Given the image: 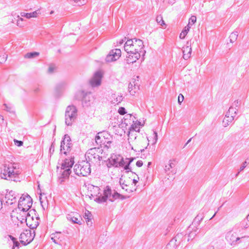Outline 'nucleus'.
I'll return each instance as SVG.
<instances>
[{
    "mask_svg": "<svg viewBox=\"0 0 249 249\" xmlns=\"http://www.w3.org/2000/svg\"><path fill=\"white\" fill-rule=\"evenodd\" d=\"M143 46V42L142 40L135 39V45L131 46V47H129L130 49L127 48L124 49L129 55L127 57L132 60L131 62H136L141 57L142 62L144 60V55L145 52H142Z\"/></svg>",
    "mask_w": 249,
    "mask_h": 249,
    "instance_id": "obj_1",
    "label": "nucleus"
},
{
    "mask_svg": "<svg viewBox=\"0 0 249 249\" xmlns=\"http://www.w3.org/2000/svg\"><path fill=\"white\" fill-rule=\"evenodd\" d=\"M111 193L112 191L110 187L109 186H107L104 191V196H102L101 195L100 196H98L94 199V201L98 203H102L106 202L108 198L111 202H113L115 199H119L120 194L116 191L112 195H111Z\"/></svg>",
    "mask_w": 249,
    "mask_h": 249,
    "instance_id": "obj_2",
    "label": "nucleus"
},
{
    "mask_svg": "<svg viewBox=\"0 0 249 249\" xmlns=\"http://www.w3.org/2000/svg\"><path fill=\"white\" fill-rule=\"evenodd\" d=\"M75 174L79 176L87 177L91 172L90 165L89 161L83 160L76 164L73 168Z\"/></svg>",
    "mask_w": 249,
    "mask_h": 249,
    "instance_id": "obj_3",
    "label": "nucleus"
},
{
    "mask_svg": "<svg viewBox=\"0 0 249 249\" xmlns=\"http://www.w3.org/2000/svg\"><path fill=\"white\" fill-rule=\"evenodd\" d=\"M77 116V109L73 105L69 106L65 111V124L67 126L71 125L75 121Z\"/></svg>",
    "mask_w": 249,
    "mask_h": 249,
    "instance_id": "obj_4",
    "label": "nucleus"
},
{
    "mask_svg": "<svg viewBox=\"0 0 249 249\" xmlns=\"http://www.w3.org/2000/svg\"><path fill=\"white\" fill-rule=\"evenodd\" d=\"M36 211L34 209L30 210L27 213H24V215H22V220H25L26 223V225L30 229L34 230L36 229L39 225V217H36L35 218V220L34 222L31 223V220L34 221V218L33 216H31V214L35 213Z\"/></svg>",
    "mask_w": 249,
    "mask_h": 249,
    "instance_id": "obj_5",
    "label": "nucleus"
},
{
    "mask_svg": "<svg viewBox=\"0 0 249 249\" xmlns=\"http://www.w3.org/2000/svg\"><path fill=\"white\" fill-rule=\"evenodd\" d=\"M32 229H26L21 233L19 237L20 242L23 245L26 246L30 244L34 240L35 237V231Z\"/></svg>",
    "mask_w": 249,
    "mask_h": 249,
    "instance_id": "obj_6",
    "label": "nucleus"
},
{
    "mask_svg": "<svg viewBox=\"0 0 249 249\" xmlns=\"http://www.w3.org/2000/svg\"><path fill=\"white\" fill-rule=\"evenodd\" d=\"M11 172L8 163L3 164L1 168V178L8 180L18 181V180L14 178V175L16 174H12Z\"/></svg>",
    "mask_w": 249,
    "mask_h": 249,
    "instance_id": "obj_7",
    "label": "nucleus"
},
{
    "mask_svg": "<svg viewBox=\"0 0 249 249\" xmlns=\"http://www.w3.org/2000/svg\"><path fill=\"white\" fill-rule=\"evenodd\" d=\"M71 139L68 134H65L61 142L60 152H63L66 155L67 151L69 152L71 151Z\"/></svg>",
    "mask_w": 249,
    "mask_h": 249,
    "instance_id": "obj_8",
    "label": "nucleus"
},
{
    "mask_svg": "<svg viewBox=\"0 0 249 249\" xmlns=\"http://www.w3.org/2000/svg\"><path fill=\"white\" fill-rule=\"evenodd\" d=\"M74 98L76 100H81L83 107H88L90 106L91 100L90 95L86 94L83 90L77 92Z\"/></svg>",
    "mask_w": 249,
    "mask_h": 249,
    "instance_id": "obj_9",
    "label": "nucleus"
},
{
    "mask_svg": "<svg viewBox=\"0 0 249 249\" xmlns=\"http://www.w3.org/2000/svg\"><path fill=\"white\" fill-rule=\"evenodd\" d=\"M33 200L31 196L26 194L23 195L19 198L18 203V209H22L23 207H26L27 209H30L32 206Z\"/></svg>",
    "mask_w": 249,
    "mask_h": 249,
    "instance_id": "obj_10",
    "label": "nucleus"
},
{
    "mask_svg": "<svg viewBox=\"0 0 249 249\" xmlns=\"http://www.w3.org/2000/svg\"><path fill=\"white\" fill-rule=\"evenodd\" d=\"M103 150L99 147H94L90 148L86 153V156L87 157L86 160L89 159V161L94 159L95 160L98 159L99 161L102 160V157L99 155L100 152L102 153Z\"/></svg>",
    "mask_w": 249,
    "mask_h": 249,
    "instance_id": "obj_11",
    "label": "nucleus"
},
{
    "mask_svg": "<svg viewBox=\"0 0 249 249\" xmlns=\"http://www.w3.org/2000/svg\"><path fill=\"white\" fill-rule=\"evenodd\" d=\"M121 55V51L119 49L111 50L106 58V62H112L117 61Z\"/></svg>",
    "mask_w": 249,
    "mask_h": 249,
    "instance_id": "obj_12",
    "label": "nucleus"
},
{
    "mask_svg": "<svg viewBox=\"0 0 249 249\" xmlns=\"http://www.w3.org/2000/svg\"><path fill=\"white\" fill-rule=\"evenodd\" d=\"M103 73L100 71H96L89 80V84L92 88L99 86L101 84Z\"/></svg>",
    "mask_w": 249,
    "mask_h": 249,
    "instance_id": "obj_13",
    "label": "nucleus"
},
{
    "mask_svg": "<svg viewBox=\"0 0 249 249\" xmlns=\"http://www.w3.org/2000/svg\"><path fill=\"white\" fill-rule=\"evenodd\" d=\"M120 158L121 156L120 155L112 154L107 160V167H114L117 168L118 160Z\"/></svg>",
    "mask_w": 249,
    "mask_h": 249,
    "instance_id": "obj_14",
    "label": "nucleus"
},
{
    "mask_svg": "<svg viewBox=\"0 0 249 249\" xmlns=\"http://www.w3.org/2000/svg\"><path fill=\"white\" fill-rule=\"evenodd\" d=\"M67 218L68 220L71 221L73 223H76L79 225H81L83 221L82 217L77 213H71L68 214Z\"/></svg>",
    "mask_w": 249,
    "mask_h": 249,
    "instance_id": "obj_15",
    "label": "nucleus"
},
{
    "mask_svg": "<svg viewBox=\"0 0 249 249\" xmlns=\"http://www.w3.org/2000/svg\"><path fill=\"white\" fill-rule=\"evenodd\" d=\"M17 195L16 193L13 191H10L5 195V198L7 199L4 205H11L16 202Z\"/></svg>",
    "mask_w": 249,
    "mask_h": 249,
    "instance_id": "obj_16",
    "label": "nucleus"
},
{
    "mask_svg": "<svg viewBox=\"0 0 249 249\" xmlns=\"http://www.w3.org/2000/svg\"><path fill=\"white\" fill-rule=\"evenodd\" d=\"M227 240L231 245L236 244L237 242L240 239V237H236L233 233H230L226 236Z\"/></svg>",
    "mask_w": 249,
    "mask_h": 249,
    "instance_id": "obj_17",
    "label": "nucleus"
},
{
    "mask_svg": "<svg viewBox=\"0 0 249 249\" xmlns=\"http://www.w3.org/2000/svg\"><path fill=\"white\" fill-rule=\"evenodd\" d=\"M235 116L231 115H228V112H227L225 118L223 120V126L225 127L229 125L233 120Z\"/></svg>",
    "mask_w": 249,
    "mask_h": 249,
    "instance_id": "obj_18",
    "label": "nucleus"
},
{
    "mask_svg": "<svg viewBox=\"0 0 249 249\" xmlns=\"http://www.w3.org/2000/svg\"><path fill=\"white\" fill-rule=\"evenodd\" d=\"M71 173V169L68 168L65 169V170H63V171L61 173V176L59 178L60 180V183L64 182L65 179L68 178Z\"/></svg>",
    "mask_w": 249,
    "mask_h": 249,
    "instance_id": "obj_19",
    "label": "nucleus"
},
{
    "mask_svg": "<svg viewBox=\"0 0 249 249\" xmlns=\"http://www.w3.org/2000/svg\"><path fill=\"white\" fill-rule=\"evenodd\" d=\"M8 163L10 166V170L11 171V172L12 174H16V175H14V178H16L18 180L19 173L17 171H15L16 169H17V164H16L15 163H9V162H8Z\"/></svg>",
    "mask_w": 249,
    "mask_h": 249,
    "instance_id": "obj_20",
    "label": "nucleus"
},
{
    "mask_svg": "<svg viewBox=\"0 0 249 249\" xmlns=\"http://www.w3.org/2000/svg\"><path fill=\"white\" fill-rule=\"evenodd\" d=\"M38 10L35 11L32 13H24L21 12L20 15L22 17H25L27 18H36L37 15L39 14Z\"/></svg>",
    "mask_w": 249,
    "mask_h": 249,
    "instance_id": "obj_21",
    "label": "nucleus"
},
{
    "mask_svg": "<svg viewBox=\"0 0 249 249\" xmlns=\"http://www.w3.org/2000/svg\"><path fill=\"white\" fill-rule=\"evenodd\" d=\"M134 159L135 158H133L125 159L126 160H128L127 161H126V163L124 168V169L125 170V173H128L129 172H132L131 167H130V164L134 160Z\"/></svg>",
    "mask_w": 249,
    "mask_h": 249,
    "instance_id": "obj_22",
    "label": "nucleus"
},
{
    "mask_svg": "<svg viewBox=\"0 0 249 249\" xmlns=\"http://www.w3.org/2000/svg\"><path fill=\"white\" fill-rule=\"evenodd\" d=\"M111 97L113 99L111 101V103L113 104H118L122 102L123 99L122 95H118L117 96L115 94H113L111 95Z\"/></svg>",
    "mask_w": 249,
    "mask_h": 249,
    "instance_id": "obj_23",
    "label": "nucleus"
},
{
    "mask_svg": "<svg viewBox=\"0 0 249 249\" xmlns=\"http://www.w3.org/2000/svg\"><path fill=\"white\" fill-rule=\"evenodd\" d=\"M39 55V53L36 52H32L27 53L24 55V58L32 59L36 58Z\"/></svg>",
    "mask_w": 249,
    "mask_h": 249,
    "instance_id": "obj_24",
    "label": "nucleus"
},
{
    "mask_svg": "<svg viewBox=\"0 0 249 249\" xmlns=\"http://www.w3.org/2000/svg\"><path fill=\"white\" fill-rule=\"evenodd\" d=\"M129 132L128 133V137H129L128 140H129L130 138V135H131V131H136V132H139L140 131V128L138 127V125L136 124H132L130 128H129Z\"/></svg>",
    "mask_w": 249,
    "mask_h": 249,
    "instance_id": "obj_25",
    "label": "nucleus"
},
{
    "mask_svg": "<svg viewBox=\"0 0 249 249\" xmlns=\"http://www.w3.org/2000/svg\"><path fill=\"white\" fill-rule=\"evenodd\" d=\"M190 28V27L189 26V24L186 26L184 29L183 30V31L181 32V33L179 35V38L181 39H183L185 38V36L187 34L188 32L189 31V29Z\"/></svg>",
    "mask_w": 249,
    "mask_h": 249,
    "instance_id": "obj_26",
    "label": "nucleus"
},
{
    "mask_svg": "<svg viewBox=\"0 0 249 249\" xmlns=\"http://www.w3.org/2000/svg\"><path fill=\"white\" fill-rule=\"evenodd\" d=\"M238 36V33L237 31H234L231 33L229 36L230 42L233 43L235 41H236L237 38Z\"/></svg>",
    "mask_w": 249,
    "mask_h": 249,
    "instance_id": "obj_27",
    "label": "nucleus"
},
{
    "mask_svg": "<svg viewBox=\"0 0 249 249\" xmlns=\"http://www.w3.org/2000/svg\"><path fill=\"white\" fill-rule=\"evenodd\" d=\"M237 111H238V108H237L236 107H233L232 106H231L229 108L228 111H227L228 114L231 115H233V116H235L237 114Z\"/></svg>",
    "mask_w": 249,
    "mask_h": 249,
    "instance_id": "obj_28",
    "label": "nucleus"
},
{
    "mask_svg": "<svg viewBox=\"0 0 249 249\" xmlns=\"http://www.w3.org/2000/svg\"><path fill=\"white\" fill-rule=\"evenodd\" d=\"M240 226L242 229H247L249 227V221L245 218L241 222Z\"/></svg>",
    "mask_w": 249,
    "mask_h": 249,
    "instance_id": "obj_29",
    "label": "nucleus"
},
{
    "mask_svg": "<svg viewBox=\"0 0 249 249\" xmlns=\"http://www.w3.org/2000/svg\"><path fill=\"white\" fill-rule=\"evenodd\" d=\"M60 232H56V233L52 234L51 239L54 243L58 244L56 239H59L60 238Z\"/></svg>",
    "mask_w": 249,
    "mask_h": 249,
    "instance_id": "obj_30",
    "label": "nucleus"
},
{
    "mask_svg": "<svg viewBox=\"0 0 249 249\" xmlns=\"http://www.w3.org/2000/svg\"><path fill=\"white\" fill-rule=\"evenodd\" d=\"M135 39V38L127 40L124 44V49L128 48V46L131 47V46L135 45V42L133 41Z\"/></svg>",
    "mask_w": 249,
    "mask_h": 249,
    "instance_id": "obj_31",
    "label": "nucleus"
},
{
    "mask_svg": "<svg viewBox=\"0 0 249 249\" xmlns=\"http://www.w3.org/2000/svg\"><path fill=\"white\" fill-rule=\"evenodd\" d=\"M156 21L157 23L161 26L163 27V25L166 26L164 21L163 20L162 17L161 15H159L157 17Z\"/></svg>",
    "mask_w": 249,
    "mask_h": 249,
    "instance_id": "obj_32",
    "label": "nucleus"
},
{
    "mask_svg": "<svg viewBox=\"0 0 249 249\" xmlns=\"http://www.w3.org/2000/svg\"><path fill=\"white\" fill-rule=\"evenodd\" d=\"M92 216V214L89 211H87L85 213V215H84V218L86 219H87V224L88 225H89V222H90V220H91V217Z\"/></svg>",
    "mask_w": 249,
    "mask_h": 249,
    "instance_id": "obj_33",
    "label": "nucleus"
},
{
    "mask_svg": "<svg viewBox=\"0 0 249 249\" xmlns=\"http://www.w3.org/2000/svg\"><path fill=\"white\" fill-rule=\"evenodd\" d=\"M126 163V161H125L124 160V158L121 156L120 159H119L118 162L117 168L120 167H124Z\"/></svg>",
    "mask_w": 249,
    "mask_h": 249,
    "instance_id": "obj_34",
    "label": "nucleus"
},
{
    "mask_svg": "<svg viewBox=\"0 0 249 249\" xmlns=\"http://www.w3.org/2000/svg\"><path fill=\"white\" fill-rule=\"evenodd\" d=\"M57 69V67L55 66V64L52 63L51 65H50L48 69V72L49 73H52L53 72L55 71Z\"/></svg>",
    "mask_w": 249,
    "mask_h": 249,
    "instance_id": "obj_35",
    "label": "nucleus"
},
{
    "mask_svg": "<svg viewBox=\"0 0 249 249\" xmlns=\"http://www.w3.org/2000/svg\"><path fill=\"white\" fill-rule=\"evenodd\" d=\"M175 160H170L169 164L168 165H165L164 170L166 172L169 171L171 168H173L175 166V164L172 162V161H174Z\"/></svg>",
    "mask_w": 249,
    "mask_h": 249,
    "instance_id": "obj_36",
    "label": "nucleus"
},
{
    "mask_svg": "<svg viewBox=\"0 0 249 249\" xmlns=\"http://www.w3.org/2000/svg\"><path fill=\"white\" fill-rule=\"evenodd\" d=\"M72 165H73L72 162L70 163V164H68V166L66 165V162H63L61 164V170H65V169H67L68 168L71 169Z\"/></svg>",
    "mask_w": 249,
    "mask_h": 249,
    "instance_id": "obj_37",
    "label": "nucleus"
},
{
    "mask_svg": "<svg viewBox=\"0 0 249 249\" xmlns=\"http://www.w3.org/2000/svg\"><path fill=\"white\" fill-rule=\"evenodd\" d=\"M133 82H130V83L128 85V90H129V92L130 93V94L131 95H134L135 93H136V90H133Z\"/></svg>",
    "mask_w": 249,
    "mask_h": 249,
    "instance_id": "obj_38",
    "label": "nucleus"
},
{
    "mask_svg": "<svg viewBox=\"0 0 249 249\" xmlns=\"http://www.w3.org/2000/svg\"><path fill=\"white\" fill-rule=\"evenodd\" d=\"M98 134H99V133ZM101 138L99 135H96L95 137V141L96 143L100 145H102V144L103 143V141L101 140Z\"/></svg>",
    "mask_w": 249,
    "mask_h": 249,
    "instance_id": "obj_39",
    "label": "nucleus"
},
{
    "mask_svg": "<svg viewBox=\"0 0 249 249\" xmlns=\"http://www.w3.org/2000/svg\"><path fill=\"white\" fill-rule=\"evenodd\" d=\"M71 1H73L78 6L83 5L85 4V0H70Z\"/></svg>",
    "mask_w": 249,
    "mask_h": 249,
    "instance_id": "obj_40",
    "label": "nucleus"
},
{
    "mask_svg": "<svg viewBox=\"0 0 249 249\" xmlns=\"http://www.w3.org/2000/svg\"><path fill=\"white\" fill-rule=\"evenodd\" d=\"M122 181H123V179L122 178H120V184L121 186H122V189H125V190L126 192H132V190H128L127 189H125L124 188V186H127V185L126 184H125L124 182H122Z\"/></svg>",
    "mask_w": 249,
    "mask_h": 249,
    "instance_id": "obj_41",
    "label": "nucleus"
},
{
    "mask_svg": "<svg viewBox=\"0 0 249 249\" xmlns=\"http://www.w3.org/2000/svg\"><path fill=\"white\" fill-rule=\"evenodd\" d=\"M118 112L122 115L125 114L126 113L125 109L124 107H120L118 110Z\"/></svg>",
    "mask_w": 249,
    "mask_h": 249,
    "instance_id": "obj_42",
    "label": "nucleus"
},
{
    "mask_svg": "<svg viewBox=\"0 0 249 249\" xmlns=\"http://www.w3.org/2000/svg\"><path fill=\"white\" fill-rule=\"evenodd\" d=\"M15 144L18 147L22 146L23 144V142L21 141H18L16 139L14 140Z\"/></svg>",
    "mask_w": 249,
    "mask_h": 249,
    "instance_id": "obj_43",
    "label": "nucleus"
},
{
    "mask_svg": "<svg viewBox=\"0 0 249 249\" xmlns=\"http://www.w3.org/2000/svg\"><path fill=\"white\" fill-rule=\"evenodd\" d=\"M66 162V165H68V163H70L71 162H72L73 163V164H74V159L73 158H71V159H66L64 162Z\"/></svg>",
    "mask_w": 249,
    "mask_h": 249,
    "instance_id": "obj_44",
    "label": "nucleus"
},
{
    "mask_svg": "<svg viewBox=\"0 0 249 249\" xmlns=\"http://www.w3.org/2000/svg\"><path fill=\"white\" fill-rule=\"evenodd\" d=\"M241 101H239L238 100H237L234 101V103L233 104L232 107H236L238 109L239 107L241 104Z\"/></svg>",
    "mask_w": 249,
    "mask_h": 249,
    "instance_id": "obj_45",
    "label": "nucleus"
},
{
    "mask_svg": "<svg viewBox=\"0 0 249 249\" xmlns=\"http://www.w3.org/2000/svg\"><path fill=\"white\" fill-rule=\"evenodd\" d=\"M196 16H192L189 19V24L191 22L192 23V24H194L196 22Z\"/></svg>",
    "mask_w": 249,
    "mask_h": 249,
    "instance_id": "obj_46",
    "label": "nucleus"
},
{
    "mask_svg": "<svg viewBox=\"0 0 249 249\" xmlns=\"http://www.w3.org/2000/svg\"><path fill=\"white\" fill-rule=\"evenodd\" d=\"M184 100V96L182 94H179L178 96V103L179 105L183 102Z\"/></svg>",
    "mask_w": 249,
    "mask_h": 249,
    "instance_id": "obj_47",
    "label": "nucleus"
},
{
    "mask_svg": "<svg viewBox=\"0 0 249 249\" xmlns=\"http://www.w3.org/2000/svg\"><path fill=\"white\" fill-rule=\"evenodd\" d=\"M3 106L5 107V110L7 112H9L10 113H12L13 111L12 110V107H9L6 104H4Z\"/></svg>",
    "mask_w": 249,
    "mask_h": 249,
    "instance_id": "obj_48",
    "label": "nucleus"
},
{
    "mask_svg": "<svg viewBox=\"0 0 249 249\" xmlns=\"http://www.w3.org/2000/svg\"><path fill=\"white\" fill-rule=\"evenodd\" d=\"M153 135H154V142L153 143L155 144L157 142L158 137V133H157L156 131H153Z\"/></svg>",
    "mask_w": 249,
    "mask_h": 249,
    "instance_id": "obj_49",
    "label": "nucleus"
},
{
    "mask_svg": "<svg viewBox=\"0 0 249 249\" xmlns=\"http://www.w3.org/2000/svg\"><path fill=\"white\" fill-rule=\"evenodd\" d=\"M20 244L16 240L15 241L13 242V246L12 249H14L15 247H17L18 248Z\"/></svg>",
    "mask_w": 249,
    "mask_h": 249,
    "instance_id": "obj_50",
    "label": "nucleus"
},
{
    "mask_svg": "<svg viewBox=\"0 0 249 249\" xmlns=\"http://www.w3.org/2000/svg\"><path fill=\"white\" fill-rule=\"evenodd\" d=\"M246 164H247L246 161H245L242 163V165L241 166V167L240 168L239 172L243 171L246 168V167L247 166Z\"/></svg>",
    "mask_w": 249,
    "mask_h": 249,
    "instance_id": "obj_51",
    "label": "nucleus"
},
{
    "mask_svg": "<svg viewBox=\"0 0 249 249\" xmlns=\"http://www.w3.org/2000/svg\"><path fill=\"white\" fill-rule=\"evenodd\" d=\"M54 151V142H53L51 145L50 148V153H53Z\"/></svg>",
    "mask_w": 249,
    "mask_h": 249,
    "instance_id": "obj_52",
    "label": "nucleus"
},
{
    "mask_svg": "<svg viewBox=\"0 0 249 249\" xmlns=\"http://www.w3.org/2000/svg\"><path fill=\"white\" fill-rule=\"evenodd\" d=\"M133 87L135 89L139 90V85L136 83V80L134 81H133Z\"/></svg>",
    "mask_w": 249,
    "mask_h": 249,
    "instance_id": "obj_53",
    "label": "nucleus"
},
{
    "mask_svg": "<svg viewBox=\"0 0 249 249\" xmlns=\"http://www.w3.org/2000/svg\"><path fill=\"white\" fill-rule=\"evenodd\" d=\"M136 165L138 167H141L143 165V162L142 160H138L136 163Z\"/></svg>",
    "mask_w": 249,
    "mask_h": 249,
    "instance_id": "obj_54",
    "label": "nucleus"
},
{
    "mask_svg": "<svg viewBox=\"0 0 249 249\" xmlns=\"http://www.w3.org/2000/svg\"><path fill=\"white\" fill-rule=\"evenodd\" d=\"M129 197V196H124V195L120 194V196H119V199H121V200H124V199L128 198Z\"/></svg>",
    "mask_w": 249,
    "mask_h": 249,
    "instance_id": "obj_55",
    "label": "nucleus"
},
{
    "mask_svg": "<svg viewBox=\"0 0 249 249\" xmlns=\"http://www.w3.org/2000/svg\"><path fill=\"white\" fill-rule=\"evenodd\" d=\"M106 142V144H105V147H106L107 148H109L110 144L111 143V142L110 141H108L107 142L105 141L104 142H103V144H105Z\"/></svg>",
    "mask_w": 249,
    "mask_h": 249,
    "instance_id": "obj_56",
    "label": "nucleus"
},
{
    "mask_svg": "<svg viewBox=\"0 0 249 249\" xmlns=\"http://www.w3.org/2000/svg\"><path fill=\"white\" fill-rule=\"evenodd\" d=\"M22 22L20 21V20H17V24L19 27H23L24 25L22 23Z\"/></svg>",
    "mask_w": 249,
    "mask_h": 249,
    "instance_id": "obj_57",
    "label": "nucleus"
},
{
    "mask_svg": "<svg viewBox=\"0 0 249 249\" xmlns=\"http://www.w3.org/2000/svg\"><path fill=\"white\" fill-rule=\"evenodd\" d=\"M7 55L6 56L5 55H3L2 56H0V62L1 61H5L7 58Z\"/></svg>",
    "mask_w": 249,
    "mask_h": 249,
    "instance_id": "obj_58",
    "label": "nucleus"
},
{
    "mask_svg": "<svg viewBox=\"0 0 249 249\" xmlns=\"http://www.w3.org/2000/svg\"><path fill=\"white\" fill-rule=\"evenodd\" d=\"M179 236V234H177L174 238H173L171 241H170V242L172 243V242H173L174 240H175L176 242L177 241V239L178 238Z\"/></svg>",
    "mask_w": 249,
    "mask_h": 249,
    "instance_id": "obj_59",
    "label": "nucleus"
},
{
    "mask_svg": "<svg viewBox=\"0 0 249 249\" xmlns=\"http://www.w3.org/2000/svg\"><path fill=\"white\" fill-rule=\"evenodd\" d=\"M29 209H27V206L26 207H23L22 209H21V211L25 213L26 212H27Z\"/></svg>",
    "mask_w": 249,
    "mask_h": 249,
    "instance_id": "obj_60",
    "label": "nucleus"
},
{
    "mask_svg": "<svg viewBox=\"0 0 249 249\" xmlns=\"http://www.w3.org/2000/svg\"><path fill=\"white\" fill-rule=\"evenodd\" d=\"M193 236V237H194L195 236V235H194L193 233H190L188 235L189 238L188 239V241H189L191 238V239H192V237Z\"/></svg>",
    "mask_w": 249,
    "mask_h": 249,
    "instance_id": "obj_61",
    "label": "nucleus"
},
{
    "mask_svg": "<svg viewBox=\"0 0 249 249\" xmlns=\"http://www.w3.org/2000/svg\"><path fill=\"white\" fill-rule=\"evenodd\" d=\"M9 237L11 239L13 243L17 240V239L16 238H15L14 237H13V236L10 235H9Z\"/></svg>",
    "mask_w": 249,
    "mask_h": 249,
    "instance_id": "obj_62",
    "label": "nucleus"
},
{
    "mask_svg": "<svg viewBox=\"0 0 249 249\" xmlns=\"http://www.w3.org/2000/svg\"><path fill=\"white\" fill-rule=\"evenodd\" d=\"M9 237L11 239L13 243L17 240V239L16 238H15L14 237H13V236L10 235H9Z\"/></svg>",
    "mask_w": 249,
    "mask_h": 249,
    "instance_id": "obj_63",
    "label": "nucleus"
},
{
    "mask_svg": "<svg viewBox=\"0 0 249 249\" xmlns=\"http://www.w3.org/2000/svg\"><path fill=\"white\" fill-rule=\"evenodd\" d=\"M189 57H190V55H189V53L186 55L185 54H183V57L185 60H187Z\"/></svg>",
    "mask_w": 249,
    "mask_h": 249,
    "instance_id": "obj_64",
    "label": "nucleus"
}]
</instances>
